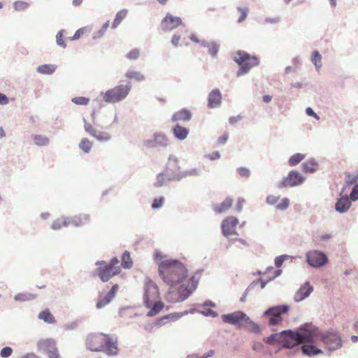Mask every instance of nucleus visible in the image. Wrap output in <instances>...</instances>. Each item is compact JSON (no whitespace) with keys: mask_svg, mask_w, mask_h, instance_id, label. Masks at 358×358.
<instances>
[{"mask_svg":"<svg viewBox=\"0 0 358 358\" xmlns=\"http://www.w3.org/2000/svg\"><path fill=\"white\" fill-rule=\"evenodd\" d=\"M318 341H322L326 347L330 350H334L339 348L342 345L341 336L334 331H328L324 334H321L318 331Z\"/></svg>","mask_w":358,"mask_h":358,"instance_id":"obj_9","label":"nucleus"},{"mask_svg":"<svg viewBox=\"0 0 358 358\" xmlns=\"http://www.w3.org/2000/svg\"><path fill=\"white\" fill-rule=\"evenodd\" d=\"M72 102L76 105L85 106L90 102V99L85 96H78L72 99Z\"/></svg>","mask_w":358,"mask_h":358,"instance_id":"obj_42","label":"nucleus"},{"mask_svg":"<svg viewBox=\"0 0 358 358\" xmlns=\"http://www.w3.org/2000/svg\"><path fill=\"white\" fill-rule=\"evenodd\" d=\"M182 24V20L179 17L173 16L168 13L161 22V29L164 31H171Z\"/></svg>","mask_w":358,"mask_h":358,"instance_id":"obj_13","label":"nucleus"},{"mask_svg":"<svg viewBox=\"0 0 358 358\" xmlns=\"http://www.w3.org/2000/svg\"><path fill=\"white\" fill-rule=\"evenodd\" d=\"M119 286L118 285L115 284L113 285L111 289L107 294L103 296L102 294H101L96 305V308L100 309L108 304L112 301V299L115 298Z\"/></svg>","mask_w":358,"mask_h":358,"instance_id":"obj_17","label":"nucleus"},{"mask_svg":"<svg viewBox=\"0 0 358 358\" xmlns=\"http://www.w3.org/2000/svg\"><path fill=\"white\" fill-rule=\"evenodd\" d=\"M33 139L35 144L39 146L47 145L49 143V139L44 136L36 135Z\"/></svg>","mask_w":358,"mask_h":358,"instance_id":"obj_40","label":"nucleus"},{"mask_svg":"<svg viewBox=\"0 0 358 358\" xmlns=\"http://www.w3.org/2000/svg\"><path fill=\"white\" fill-rule=\"evenodd\" d=\"M34 296L31 294H17L15 296V299L16 301H24L33 299Z\"/></svg>","mask_w":358,"mask_h":358,"instance_id":"obj_49","label":"nucleus"},{"mask_svg":"<svg viewBox=\"0 0 358 358\" xmlns=\"http://www.w3.org/2000/svg\"><path fill=\"white\" fill-rule=\"evenodd\" d=\"M280 200L279 196H276L275 195H269L266 198V201L268 203L271 205H277Z\"/></svg>","mask_w":358,"mask_h":358,"instance_id":"obj_53","label":"nucleus"},{"mask_svg":"<svg viewBox=\"0 0 358 358\" xmlns=\"http://www.w3.org/2000/svg\"><path fill=\"white\" fill-rule=\"evenodd\" d=\"M233 204L232 199L227 197L220 204L214 205L213 210L217 213H222L227 211Z\"/></svg>","mask_w":358,"mask_h":358,"instance_id":"obj_23","label":"nucleus"},{"mask_svg":"<svg viewBox=\"0 0 358 358\" xmlns=\"http://www.w3.org/2000/svg\"><path fill=\"white\" fill-rule=\"evenodd\" d=\"M99 141H107L110 139V135L106 131L97 130L93 136Z\"/></svg>","mask_w":358,"mask_h":358,"instance_id":"obj_39","label":"nucleus"},{"mask_svg":"<svg viewBox=\"0 0 358 358\" xmlns=\"http://www.w3.org/2000/svg\"><path fill=\"white\" fill-rule=\"evenodd\" d=\"M349 193L342 194V192H341V198L338 200V201L336 203V210L340 213H344L347 211L350 206H351V201L352 200L350 197L348 196Z\"/></svg>","mask_w":358,"mask_h":358,"instance_id":"obj_19","label":"nucleus"},{"mask_svg":"<svg viewBox=\"0 0 358 358\" xmlns=\"http://www.w3.org/2000/svg\"><path fill=\"white\" fill-rule=\"evenodd\" d=\"M90 31V29L88 27H83L78 29L74 35L70 38V40H77L79 39L83 35Z\"/></svg>","mask_w":358,"mask_h":358,"instance_id":"obj_41","label":"nucleus"},{"mask_svg":"<svg viewBox=\"0 0 358 358\" xmlns=\"http://www.w3.org/2000/svg\"><path fill=\"white\" fill-rule=\"evenodd\" d=\"M56 69V66L52 64H43L38 68V71L43 74H51Z\"/></svg>","mask_w":358,"mask_h":358,"instance_id":"obj_35","label":"nucleus"},{"mask_svg":"<svg viewBox=\"0 0 358 358\" xmlns=\"http://www.w3.org/2000/svg\"><path fill=\"white\" fill-rule=\"evenodd\" d=\"M191 118V112L186 108H183L175 113L171 117V120L173 122H186Z\"/></svg>","mask_w":358,"mask_h":358,"instance_id":"obj_22","label":"nucleus"},{"mask_svg":"<svg viewBox=\"0 0 358 358\" xmlns=\"http://www.w3.org/2000/svg\"><path fill=\"white\" fill-rule=\"evenodd\" d=\"M358 174L346 173L345 185L342 189V194L350 193L352 201L358 199V184H356Z\"/></svg>","mask_w":358,"mask_h":358,"instance_id":"obj_10","label":"nucleus"},{"mask_svg":"<svg viewBox=\"0 0 358 358\" xmlns=\"http://www.w3.org/2000/svg\"><path fill=\"white\" fill-rule=\"evenodd\" d=\"M303 181L302 176L296 171H292L281 182L282 187H293L301 184Z\"/></svg>","mask_w":358,"mask_h":358,"instance_id":"obj_16","label":"nucleus"},{"mask_svg":"<svg viewBox=\"0 0 358 358\" xmlns=\"http://www.w3.org/2000/svg\"><path fill=\"white\" fill-rule=\"evenodd\" d=\"M85 130L92 136H94L97 129L88 122L85 123Z\"/></svg>","mask_w":358,"mask_h":358,"instance_id":"obj_51","label":"nucleus"},{"mask_svg":"<svg viewBox=\"0 0 358 358\" xmlns=\"http://www.w3.org/2000/svg\"><path fill=\"white\" fill-rule=\"evenodd\" d=\"M29 4L26 2V1H17L16 2L14 3V8L16 10H19V11H21V10H24L25 9H27L28 7H29Z\"/></svg>","mask_w":358,"mask_h":358,"instance_id":"obj_43","label":"nucleus"},{"mask_svg":"<svg viewBox=\"0 0 358 358\" xmlns=\"http://www.w3.org/2000/svg\"><path fill=\"white\" fill-rule=\"evenodd\" d=\"M305 158V155L301 153L293 155L289 159V164L294 166L301 162Z\"/></svg>","mask_w":358,"mask_h":358,"instance_id":"obj_37","label":"nucleus"},{"mask_svg":"<svg viewBox=\"0 0 358 358\" xmlns=\"http://www.w3.org/2000/svg\"><path fill=\"white\" fill-rule=\"evenodd\" d=\"M234 60L241 66L237 72V76L247 73L252 67L257 66L259 64V59L257 57L250 55L243 50H238L234 54Z\"/></svg>","mask_w":358,"mask_h":358,"instance_id":"obj_5","label":"nucleus"},{"mask_svg":"<svg viewBox=\"0 0 358 358\" xmlns=\"http://www.w3.org/2000/svg\"><path fill=\"white\" fill-rule=\"evenodd\" d=\"M318 168V164L313 160H308L302 164L303 171L306 173H313Z\"/></svg>","mask_w":358,"mask_h":358,"instance_id":"obj_26","label":"nucleus"},{"mask_svg":"<svg viewBox=\"0 0 358 358\" xmlns=\"http://www.w3.org/2000/svg\"><path fill=\"white\" fill-rule=\"evenodd\" d=\"M208 106L210 108L217 107L222 101V95L219 90L215 89L212 90L208 99Z\"/></svg>","mask_w":358,"mask_h":358,"instance_id":"obj_21","label":"nucleus"},{"mask_svg":"<svg viewBox=\"0 0 358 358\" xmlns=\"http://www.w3.org/2000/svg\"><path fill=\"white\" fill-rule=\"evenodd\" d=\"M91 217L86 213H80L69 218V223L75 227H84L90 224Z\"/></svg>","mask_w":358,"mask_h":358,"instance_id":"obj_18","label":"nucleus"},{"mask_svg":"<svg viewBox=\"0 0 358 358\" xmlns=\"http://www.w3.org/2000/svg\"><path fill=\"white\" fill-rule=\"evenodd\" d=\"M281 344L284 348H292L303 343H316L318 329L311 324H302L297 331L291 330L281 332Z\"/></svg>","mask_w":358,"mask_h":358,"instance_id":"obj_2","label":"nucleus"},{"mask_svg":"<svg viewBox=\"0 0 358 358\" xmlns=\"http://www.w3.org/2000/svg\"><path fill=\"white\" fill-rule=\"evenodd\" d=\"M264 348V345L261 342H255L252 345V350L255 351H261Z\"/></svg>","mask_w":358,"mask_h":358,"instance_id":"obj_56","label":"nucleus"},{"mask_svg":"<svg viewBox=\"0 0 358 358\" xmlns=\"http://www.w3.org/2000/svg\"><path fill=\"white\" fill-rule=\"evenodd\" d=\"M38 350L44 353H46L48 357L55 355L58 352L55 342L52 339H44L38 343Z\"/></svg>","mask_w":358,"mask_h":358,"instance_id":"obj_15","label":"nucleus"},{"mask_svg":"<svg viewBox=\"0 0 358 358\" xmlns=\"http://www.w3.org/2000/svg\"><path fill=\"white\" fill-rule=\"evenodd\" d=\"M143 300L145 306L150 309L147 313L148 317L157 315L164 307V303L160 300L157 285L150 279L145 282Z\"/></svg>","mask_w":358,"mask_h":358,"instance_id":"obj_4","label":"nucleus"},{"mask_svg":"<svg viewBox=\"0 0 358 358\" xmlns=\"http://www.w3.org/2000/svg\"><path fill=\"white\" fill-rule=\"evenodd\" d=\"M239 11L241 12V15L240 18L238 19V22H242L245 19V17L247 16L248 10L240 8Z\"/></svg>","mask_w":358,"mask_h":358,"instance_id":"obj_59","label":"nucleus"},{"mask_svg":"<svg viewBox=\"0 0 358 358\" xmlns=\"http://www.w3.org/2000/svg\"><path fill=\"white\" fill-rule=\"evenodd\" d=\"M287 305L273 306L264 312V315L268 317V323L271 326L279 324L282 321V317L289 310Z\"/></svg>","mask_w":358,"mask_h":358,"instance_id":"obj_8","label":"nucleus"},{"mask_svg":"<svg viewBox=\"0 0 358 358\" xmlns=\"http://www.w3.org/2000/svg\"><path fill=\"white\" fill-rule=\"evenodd\" d=\"M8 103V99L7 98V96L3 94L0 93V104L5 105L7 104Z\"/></svg>","mask_w":358,"mask_h":358,"instance_id":"obj_61","label":"nucleus"},{"mask_svg":"<svg viewBox=\"0 0 358 358\" xmlns=\"http://www.w3.org/2000/svg\"><path fill=\"white\" fill-rule=\"evenodd\" d=\"M281 332L279 334H273L267 338H264L263 340L264 342L269 345H273L276 343L281 344Z\"/></svg>","mask_w":358,"mask_h":358,"instance_id":"obj_31","label":"nucleus"},{"mask_svg":"<svg viewBox=\"0 0 358 358\" xmlns=\"http://www.w3.org/2000/svg\"><path fill=\"white\" fill-rule=\"evenodd\" d=\"M159 273L163 281L171 287L176 288L178 292V297L173 296V292L169 291L166 295V300L170 302H176L185 299L194 291L197 287L199 278L195 275L187 279V271L185 266L179 261L174 259H164L159 264Z\"/></svg>","mask_w":358,"mask_h":358,"instance_id":"obj_1","label":"nucleus"},{"mask_svg":"<svg viewBox=\"0 0 358 358\" xmlns=\"http://www.w3.org/2000/svg\"><path fill=\"white\" fill-rule=\"evenodd\" d=\"M308 263L313 267H320L327 262V257L322 252L313 250L306 255Z\"/></svg>","mask_w":358,"mask_h":358,"instance_id":"obj_11","label":"nucleus"},{"mask_svg":"<svg viewBox=\"0 0 358 358\" xmlns=\"http://www.w3.org/2000/svg\"><path fill=\"white\" fill-rule=\"evenodd\" d=\"M125 76L129 80H135L141 82L145 80V76L139 71L129 70L127 71Z\"/></svg>","mask_w":358,"mask_h":358,"instance_id":"obj_27","label":"nucleus"},{"mask_svg":"<svg viewBox=\"0 0 358 358\" xmlns=\"http://www.w3.org/2000/svg\"><path fill=\"white\" fill-rule=\"evenodd\" d=\"M238 172L240 175V176L243 178H248L250 176V171L246 168H239L238 169Z\"/></svg>","mask_w":358,"mask_h":358,"instance_id":"obj_55","label":"nucleus"},{"mask_svg":"<svg viewBox=\"0 0 358 358\" xmlns=\"http://www.w3.org/2000/svg\"><path fill=\"white\" fill-rule=\"evenodd\" d=\"M244 202H245V200L243 199H239L238 200V202H237V204H236V207H237V209H238V211L241 210L242 206L244 203Z\"/></svg>","mask_w":358,"mask_h":358,"instance_id":"obj_64","label":"nucleus"},{"mask_svg":"<svg viewBox=\"0 0 358 358\" xmlns=\"http://www.w3.org/2000/svg\"><path fill=\"white\" fill-rule=\"evenodd\" d=\"M100 266L97 268L96 273L103 282L108 281L112 277L118 275L121 268L119 266V260L117 258H113L109 264L105 262L99 263Z\"/></svg>","mask_w":358,"mask_h":358,"instance_id":"obj_6","label":"nucleus"},{"mask_svg":"<svg viewBox=\"0 0 358 358\" xmlns=\"http://www.w3.org/2000/svg\"><path fill=\"white\" fill-rule=\"evenodd\" d=\"M289 205V201L287 198H284L279 200L278 204L276 205V208L279 210H285L286 209Z\"/></svg>","mask_w":358,"mask_h":358,"instance_id":"obj_47","label":"nucleus"},{"mask_svg":"<svg viewBox=\"0 0 358 358\" xmlns=\"http://www.w3.org/2000/svg\"><path fill=\"white\" fill-rule=\"evenodd\" d=\"M13 352V350L10 347H5L3 348L1 352H0V355L1 357H3V358H6V357H8L11 355Z\"/></svg>","mask_w":358,"mask_h":358,"instance_id":"obj_52","label":"nucleus"},{"mask_svg":"<svg viewBox=\"0 0 358 358\" xmlns=\"http://www.w3.org/2000/svg\"><path fill=\"white\" fill-rule=\"evenodd\" d=\"M222 320L224 322L231 324L243 325L245 321L248 320V317L241 311H236L228 315H224Z\"/></svg>","mask_w":358,"mask_h":358,"instance_id":"obj_14","label":"nucleus"},{"mask_svg":"<svg viewBox=\"0 0 358 358\" xmlns=\"http://www.w3.org/2000/svg\"><path fill=\"white\" fill-rule=\"evenodd\" d=\"M173 133L176 138L182 141L187 138L189 130L186 127L177 124L173 129Z\"/></svg>","mask_w":358,"mask_h":358,"instance_id":"obj_24","label":"nucleus"},{"mask_svg":"<svg viewBox=\"0 0 358 358\" xmlns=\"http://www.w3.org/2000/svg\"><path fill=\"white\" fill-rule=\"evenodd\" d=\"M321 60L320 54L317 51H315L313 54L312 61L317 69L321 66Z\"/></svg>","mask_w":358,"mask_h":358,"instance_id":"obj_45","label":"nucleus"},{"mask_svg":"<svg viewBox=\"0 0 358 358\" xmlns=\"http://www.w3.org/2000/svg\"><path fill=\"white\" fill-rule=\"evenodd\" d=\"M64 30H61L59 31L57 34V36H56V41H57V43L62 47V48H66V43H64Z\"/></svg>","mask_w":358,"mask_h":358,"instance_id":"obj_46","label":"nucleus"},{"mask_svg":"<svg viewBox=\"0 0 358 358\" xmlns=\"http://www.w3.org/2000/svg\"><path fill=\"white\" fill-rule=\"evenodd\" d=\"M313 288L309 282H306L295 294L294 300L296 302L301 301L308 297L313 292Z\"/></svg>","mask_w":358,"mask_h":358,"instance_id":"obj_20","label":"nucleus"},{"mask_svg":"<svg viewBox=\"0 0 358 358\" xmlns=\"http://www.w3.org/2000/svg\"><path fill=\"white\" fill-rule=\"evenodd\" d=\"M69 219L60 218L54 221L52 224V228L55 230L59 229L63 227L69 225Z\"/></svg>","mask_w":358,"mask_h":358,"instance_id":"obj_36","label":"nucleus"},{"mask_svg":"<svg viewBox=\"0 0 358 358\" xmlns=\"http://www.w3.org/2000/svg\"><path fill=\"white\" fill-rule=\"evenodd\" d=\"M164 201V199L163 197L155 199L152 202V207L153 208H160L162 206Z\"/></svg>","mask_w":358,"mask_h":358,"instance_id":"obj_54","label":"nucleus"},{"mask_svg":"<svg viewBox=\"0 0 358 358\" xmlns=\"http://www.w3.org/2000/svg\"><path fill=\"white\" fill-rule=\"evenodd\" d=\"M179 317H180V315L178 313L170 314V315H168L166 317H164L165 319H170L171 320H176Z\"/></svg>","mask_w":358,"mask_h":358,"instance_id":"obj_62","label":"nucleus"},{"mask_svg":"<svg viewBox=\"0 0 358 358\" xmlns=\"http://www.w3.org/2000/svg\"><path fill=\"white\" fill-rule=\"evenodd\" d=\"M180 40V35H177V34H175L172 37V39H171V43L172 44L174 45V46H178V44H179V41Z\"/></svg>","mask_w":358,"mask_h":358,"instance_id":"obj_57","label":"nucleus"},{"mask_svg":"<svg viewBox=\"0 0 358 358\" xmlns=\"http://www.w3.org/2000/svg\"><path fill=\"white\" fill-rule=\"evenodd\" d=\"M306 111L308 115L313 116L317 120L320 119V117L311 108H307Z\"/></svg>","mask_w":358,"mask_h":358,"instance_id":"obj_58","label":"nucleus"},{"mask_svg":"<svg viewBox=\"0 0 358 358\" xmlns=\"http://www.w3.org/2000/svg\"><path fill=\"white\" fill-rule=\"evenodd\" d=\"M92 147V142L87 138H83L79 144V148L85 153L90 152Z\"/></svg>","mask_w":358,"mask_h":358,"instance_id":"obj_33","label":"nucleus"},{"mask_svg":"<svg viewBox=\"0 0 358 358\" xmlns=\"http://www.w3.org/2000/svg\"><path fill=\"white\" fill-rule=\"evenodd\" d=\"M38 318L49 324H54L55 322L54 316L48 309L41 311L38 315Z\"/></svg>","mask_w":358,"mask_h":358,"instance_id":"obj_28","label":"nucleus"},{"mask_svg":"<svg viewBox=\"0 0 358 358\" xmlns=\"http://www.w3.org/2000/svg\"><path fill=\"white\" fill-rule=\"evenodd\" d=\"M202 45L204 46V47H207L208 48V52L213 55V56H215L218 52V50H219V47L218 45L215 43H205V42H203L202 43Z\"/></svg>","mask_w":358,"mask_h":358,"instance_id":"obj_38","label":"nucleus"},{"mask_svg":"<svg viewBox=\"0 0 358 358\" xmlns=\"http://www.w3.org/2000/svg\"><path fill=\"white\" fill-rule=\"evenodd\" d=\"M208 158L211 160H215L220 158V153L216 151L208 155Z\"/></svg>","mask_w":358,"mask_h":358,"instance_id":"obj_63","label":"nucleus"},{"mask_svg":"<svg viewBox=\"0 0 358 358\" xmlns=\"http://www.w3.org/2000/svg\"><path fill=\"white\" fill-rule=\"evenodd\" d=\"M109 27V21L105 22L102 27L96 33L94 34V38H99L103 36Z\"/></svg>","mask_w":358,"mask_h":358,"instance_id":"obj_44","label":"nucleus"},{"mask_svg":"<svg viewBox=\"0 0 358 358\" xmlns=\"http://www.w3.org/2000/svg\"><path fill=\"white\" fill-rule=\"evenodd\" d=\"M86 346L91 351H103L110 356L118 354L117 339L109 334L92 333L86 338Z\"/></svg>","mask_w":358,"mask_h":358,"instance_id":"obj_3","label":"nucleus"},{"mask_svg":"<svg viewBox=\"0 0 358 358\" xmlns=\"http://www.w3.org/2000/svg\"><path fill=\"white\" fill-rule=\"evenodd\" d=\"M163 184H164V175L159 174L157 176V181L155 183V185L157 187H160V186L163 185Z\"/></svg>","mask_w":358,"mask_h":358,"instance_id":"obj_60","label":"nucleus"},{"mask_svg":"<svg viewBox=\"0 0 358 358\" xmlns=\"http://www.w3.org/2000/svg\"><path fill=\"white\" fill-rule=\"evenodd\" d=\"M139 55H140V52L138 49H133L127 55V58L130 60H134V59H138V57H139Z\"/></svg>","mask_w":358,"mask_h":358,"instance_id":"obj_50","label":"nucleus"},{"mask_svg":"<svg viewBox=\"0 0 358 358\" xmlns=\"http://www.w3.org/2000/svg\"><path fill=\"white\" fill-rule=\"evenodd\" d=\"M302 352L308 356H313L322 353V350L312 345H304L301 347Z\"/></svg>","mask_w":358,"mask_h":358,"instance_id":"obj_25","label":"nucleus"},{"mask_svg":"<svg viewBox=\"0 0 358 358\" xmlns=\"http://www.w3.org/2000/svg\"><path fill=\"white\" fill-rule=\"evenodd\" d=\"M133 262L131 259L129 252L125 251L122 256V266L125 268H129L132 266Z\"/></svg>","mask_w":358,"mask_h":358,"instance_id":"obj_32","label":"nucleus"},{"mask_svg":"<svg viewBox=\"0 0 358 358\" xmlns=\"http://www.w3.org/2000/svg\"><path fill=\"white\" fill-rule=\"evenodd\" d=\"M131 88L130 83L120 85L108 90L103 95V100L107 103H117L125 99Z\"/></svg>","mask_w":358,"mask_h":358,"instance_id":"obj_7","label":"nucleus"},{"mask_svg":"<svg viewBox=\"0 0 358 358\" xmlns=\"http://www.w3.org/2000/svg\"><path fill=\"white\" fill-rule=\"evenodd\" d=\"M243 326H244L245 328H247L248 330L250 332H252L255 334H259L261 332L260 327L257 324L251 321L249 317H248V321H245Z\"/></svg>","mask_w":358,"mask_h":358,"instance_id":"obj_29","label":"nucleus"},{"mask_svg":"<svg viewBox=\"0 0 358 358\" xmlns=\"http://www.w3.org/2000/svg\"><path fill=\"white\" fill-rule=\"evenodd\" d=\"M127 15V10H122L119 11L115 16V18L112 24V28L115 29L121 23V22L126 17Z\"/></svg>","mask_w":358,"mask_h":358,"instance_id":"obj_30","label":"nucleus"},{"mask_svg":"<svg viewBox=\"0 0 358 358\" xmlns=\"http://www.w3.org/2000/svg\"><path fill=\"white\" fill-rule=\"evenodd\" d=\"M238 220L235 217H227L222 223V230L224 236L229 238L236 234V227L238 224Z\"/></svg>","mask_w":358,"mask_h":358,"instance_id":"obj_12","label":"nucleus"},{"mask_svg":"<svg viewBox=\"0 0 358 358\" xmlns=\"http://www.w3.org/2000/svg\"><path fill=\"white\" fill-rule=\"evenodd\" d=\"M168 166H172L173 171H177L179 170V166H178V159L176 157H170L169 158Z\"/></svg>","mask_w":358,"mask_h":358,"instance_id":"obj_48","label":"nucleus"},{"mask_svg":"<svg viewBox=\"0 0 358 358\" xmlns=\"http://www.w3.org/2000/svg\"><path fill=\"white\" fill-rule=\"evenodd\" d=\"M168 145V138L163 134H156L154 138L153 145L166 146Z\"/></svg>","mask_w":358,"mask_h":358,"instance_id":"obj_34","label":"nucleus"}]
</instances>
